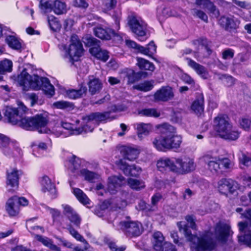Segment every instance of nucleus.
Returning a JSON list of instances; mask_svg holds the SVG:
<instances>
[{
  "instance_id": "obj_25",
  "label": "nucleus",
  "mask_w": 251,
  "mask_h": 251,
  "mask_svg": "<svg viewBox=\"0 0 251 251\" xmlns=\"http://www.w3.org/2000/svg\"><path fill=\"white\" fill-rule=\"evenodd\" d=\"M196 4L198 5H203V8H206L211 13L217 17L220 13L216 6L210 0H196Z\"/></svg>"
},
{
  "instance_id": "obj_53",
  "label": "nucleus",
  "mask_w": 251,
  "mask_h": 251,
  "mask_svg": "<svg viewBox=\"0 0 251 251\" xmlns=\"http://www.w3.org/2000/svg\"><path fill=\"white\" fill-rule=\"evenodd\" d=\"M135 88L140 91L148 92L152 89L153 84L151 81H146L135 86Z\"/></svg>"
},
{
  "instance_id": "obj_64",
  "label": "nucleus",
  "mask_w": 251,
  "mask_h": 251,
  "mask_svg": "<svg viewBox=\"0 0 251 251\" xmlns=\"http://www.w3.org/2000/svg\"><path fill=\"white\" fill-rule=\"evenodd\" d=\"M110 36L111 39H113V40L121 42L123 40V37L120 34L119 32H117L115 31L113 29H112V32H110Z\"/></svg>"
},
{
  "instance_id": "obj_2",
  "label": "nucleus",
  "mask_w": 251,
  "mask_h": 251,
  "mask_svg": "<svg viewBox=\"0 0 251 251\" xmlns=\"http://www.w3.org/2000/svg\"><path fill=\"white\" fill-rule=\"evenodd\" d=\"M18 81L24 91H28L29 89L42 90L50 97L54 94V87L48 78L40 77L37 75H30L25 69L18 75Z\"/></svg>"
},
{
  "instance_id": "obj_7",
  "label": "nucleus",
  "mask_w": 251,
  "mask_h": 251,
  "mask_svg": "<svg viewBox=\"0 0 251 251\" xmlns=\"http://www.w3.org/2000/svg\"><path fill=\"white\" fill-rule=\"evenodd\" d=\"M18 106L17 108L7 107L4 115L9 123L12 125L18 124L21 127V121L24 118L23 114L26 112L27 108L22 102H18Z\"/></svg>"
},
{
  "instance_id": "obj_34",
  "label": "nucleus",
  "mask_w": 251,
  "mask_h": 251,
  "mask_svg": "<svg viewBox=\"0 0 251 251\" xmlns=\"http://www.w3.org/2000/svg\"><path fill=\"white\" fill-rule=\"evenodd\" d=\"M156 47L154 42L151 41L146 47L140 46L139 47L138 51L140 53L151 57L153 54L156 52Z\"/></svg>"
},
{
  "instance_id": "obj_18",
  "label": "nucleus",
  "mask_w": 251,
  "mask_h": 251,
  "mask_svg": "<svg viewBox=\"0 0 251 251\" xmlns=\"http://www.w3.org/2000/svg\"><path fill=\"white\" fill-rule=\"evenodd\" d=\"M203 160L207 164V169L213 174L217 173L221 169L220 159L216 157L206 155L203 156Z\"/></svg>"
},
{
  "instance_id": "obj_39",
  "label": "nucleus",
  "mask_w": 251,
  "mask_h": 251,
  "mask_svg": "<svg viewBox=\"0 0 251 251\" xmlns=\"http://www.w3.org/2000/svg\"><path fill=\"white\" fill-rule=\"evenodd\" d=\"M54 13L57 15H61L67 12L66 4L65 2L59 0L53 1Z\"/></svg>"
},
{
  "instance_id": "obj_10",
  "label": "nucleus",
  "mask_w": 251,
  "mask_h": 251,
  "mask_svg": "<svg viewBox=\"0 0 251 251\" xmlns=\"http://www.w3.org/2000/svg\"><path fill=\"white\" fill-rule=\"evenodd\" d=\"M128 24L132 31L142 41L144 36L146 35L147 24L142 20H137L135 17L131 18L128 21Z\"/></svg>"
},
{
  "instance_id": "obj_26",
  "label": "nucleus",
  "mask_w": 251,
  "mask_h": 251,
  "mask_svg": "<svg viewBox=\"0 0 251 251\" xmlns=\"http://www.w3.org/2000/svg\"><path fill=\"white\" fill-rule=\"evenodd\" d=\"M124 159L129 161L136 159L139 153L138 150L129 147H125L121 151Z\"/></svg>"
},
{
  "instance_id": "obj_6",
  "label": "nucleus",
  "mask_w": 251,
  "mask_h": 251,
  "mask_svg": "<svg viewBox=\"0 0 251 251\" xmlns=\"http://www.w3.org/2000/svg\"><path fill=\"white\" fill-rule=\"evenodd\" d=\"M213 234L209 230H204L199 236H197L195 243L196 251H212L216 246L213 238Z\"/></svg>"
},
{
  "instance_id": "obj_54",
  "label": "nucleus",
  "mask_w": 251,
  "mask_h": 251,
  "mask_svg": "<svg viewBox=\"0 0 251 251\" xmlns=\"http://www.w3.org/2000/svg\"><path fill=\"white\" fill-rule=\"evenodd\" d=\"M83 42L88 47L98 46V43L100 42L99 40L90 35H86L83 38Z\"/></svg>"
},
{
  "instance_id": "obj_35",
  "label": "nucleus",
  "mask_w": 251,
  "mask_h": 251,
  "mask_svg": "<svg viewBox=\"0 0 251 251\" xmlns=\"http://www.w3.org/2000/svg\"><path fill=\"white\" fill-rule=\"evenodd\" d=\"M136 127L138 136L141 138L143 135H147L151 130V125L150 124H144L143 123H138L134 125Z\"/></svg>"
},
{
  "instance_id": "obj_23",
  "label": "nucleus",
  "mask_w": 251,
  "mask_h": 251,
  "mask_svg": "<svg viewBox=\"0 0 251 251\" xmlns=\"http://www.w3.org/2000/svg\"><path fill=\"white\" fill-rule=\"evenodd\" d=\"M89 51L92 55L103 62H106L109 58L108 51L102 50L99 46L92 47Z\"/></svg>"
},
{
  "instance_id": "obj_50",
  "label": "nucleus",
  "mask_w": 251,
  "mask_h": 251,
  "mask_svg": "<svg viewBox=\"0 0 251 251\" xmlns=\"http://www.w3.org/2000/svg\"><path fill=\"white\" fill-rule=\"evenodd\" d=\"M27 203H28V201L25 198L14 196L7 200L6 204H23Z\"/></svg>"
},
{
  "instance_id": "obj_22",
  "label": "nucleus",
  "mask_w": 251,
  "mask_h": 251,
  "mask_svg": "<svg viewBox=\"0 0 251 251\" xmlns=\"http://www.w3.org/2000/svg\"><path fill=\"white\" fill-rule=\"evenodd\" d=\"M188 66L192 68L199 75L203 78H206L208 76V72L206 69L203 66L197 63L191 58L187 59Z\"/></svg>"
},
{
  "instance_id": "obj_36",
  "label": "nucleus",
  "mask_w": 251,
  "mask_h": 251,
  "mask_svg": "<svg viewBox=\"0 0 251 251\" xmlns=\"http://www.w3.org/2000/svg\"><path fill=\"white\" fill-rule=\"evenodd\" d=\"M203 97L201 96L193 102L191 106V109L197 115H201L203 111Z\"/></svg>"
},
{
  "instance_id": "obj_11",
  "label": "nucleus",
  "mask_w": 251,
  "mask_h": 251,
  "mask_svg": "<svg viewBox=\"0 0 251 251\" xmlns=\"http://www.w3.org/2000/svg\"><path fill=\"white\" fill-rule=\"evenodd\" d=\"M214 123L215 129L220 137L231 128L229 118L225 115H218L215 118Z\"/></svg>"
},
{
  "instance_id": "obj_4",
  "label": "nucleus",
  "mask_w": 251,
  "mask_h": 251,
  "mask_svg": "<svg viewBox=\"0 0 251 251\" xmlns=\"http://www.w3.org/2000/svg\"><path fill=\"white\" fill-rule=\"evenodd\" d=\"M120 230L127 238H136L141 235L143 232L142 224L133 221L129 216H126L125 219L121 220L118 224Z\"/></svg>"
},
{
  "instance_id": "obj_37",
  "label": "nucleus",
  "mask_w": 251,
  "mask_h": 251,
  "mask_svg": "<svg viewBox=\"0 0 251 251\" xmlns=\"http://www.w3.org/2000/svg\"><path fill=\"white\" fill-rule=\"evenodd\" d=\"M111 205H92L87 207L91 209V211L96 215L100 217H103L105 211L108 209L109 206Z\"/></svg>"
},
{
  "instance_id": "obj_32",
  "label": "nucleus",
  "mask_w": 251,
  "mask_h": 251,
  "mask_svg": "<svg viewBox=\"0 0 251 251\" xmlns=\"http://www.w3.org/2000/svg\"><path fill=\"white\" fill-rule=\"evenodd\" d=\"M5 40L9 47L13 50L21 51L22 49V42L16 37L9 35L6 37Z\"/></svg>"
},
{
  "instance_id": "obj_29",
  "label": "nucleus",
  "mask_w": 251,
  "mask_h": 251,
  "mask_svg": "<svg viewBox=\"0 0 251 251\" xmlns=\"http://www.w3.org/2000/svg\"><path fill=\"white\" fill-rule=\"evenodd\" d=\"M111 32L112 29L109 28H103L102 27L98 26L94 28L95 35L102 40H110Z\"/></svg>"
},
{
  "instance_id": "obj_48",
  "label": "nucleus",
  "mask_w": 251,
  "mask_h": 251,
  "mask_svg": "<svg viewBox=\"0 0 251 251\" xmlns=\"http://www.w3.org/2000/svg\"><path fill=\"white\" fill-rule=\"evenodd\" d=\"M39 7L44 13L50 12L53 10V1L51 0L43 2V0H39Z\"/></svg>"
},
{
  "instance_id": "obj_55",
  "label": "nucleus",
  "mask_w": 251,
  "mask_h": 251,
  "mask_svg": "<svg viewBox=\"0 0 251 251\" xmlns=\"http://www.w3.org/2000/svg\"><path fill=\"white\" fill-rule=\"evenodd\" d=\"M157 205H137L136 208L139 210H142L144 212L146 215H149L150 212L154 210V207Z\"/></svg>"
},
{
  "instance_id": "obj_12",
  "label": "nucleus",
  "mask_w": 251,
  "mask_h": 251,
  "mask_svg": "<svg viewBox=\"0 0 251 251\" xmlns=\"http://www.w3.org/2000/svg\"><path fill=\"white\" fill-rule=\"evenodd\" d=\"M230 226L226 224H217L215 229L216 239L221 243H226L230 235Z\"/></svg>"
},
{
  "instance_id": "obj_60",
  "label": "nucleus",
  "mask_w": 251,
  "mask_h": 251,
  "mask_svg": "<svg viewBox=\"0 0 251 251\" xmlns=\"http://www.w3.org/2000/svg\"><path fill=\"white\" fill-rule=\"evenodd\" d=\"M240 162L244 166H251V157L246 155L245 153H242L239 157Z\"/></svg>"
},
{
  "instance_id": "obj_49",
  "label": "nucleus",
  "mask_w": 251,
  "mask_h": 251,
  "mask_svg": "<svg viewBox=\"0 0 251 251\" xmlns=\"http://www.w3.org/2000/svg\"><path fill=\"white\" fill-rule=\"evenodd\" d=\"M128 184L131 188L136 190H139L145 187L143 181L133 178H129L128 180Z\"/></svg>"
},
{
  "instance_id": "obj_61",
  "label": "nucleus",
  "mask_w": 251,
  "mask_h": 251,
  "mask_svg": "<svg viewBox=\"0 0 251 251\" xmlns=\"http://www.w3.org/2000/svg\"><path fill=\"white\" fill-rule=\"evenodd\" d=\"M11 142L9 138L6 136L0 133V150L8 146V144Z\"/></svg>"
},
{
  "instance_id": "obj_42",
  "label": "nucleus",
  "mask_w": 251,
  "mask_h": 251,
  "mask_svg": "<svg viewBox=\"0 0 251 251\" xmlns=\"http://www.w3.org/2000/svg\"><path fill=\"white\" fill-rule=\"evenodd\" d=\"M80 175L86 180L91 182L99 178L98 174L85 169L80 170Z\"/></svg>"
},
{
  "instance_id": "obj_1",
  "label": "nucleus",
  "mask_w": 251,
  "mask_h": 251,
  "mask_svg": "<svg viewBox=\"0 0 251 251\" xmlns=\"http://www.w3.org/2000/svg\"><path fill=\"white\" fill-rule=\"evenodd\" d=\"M157 128L160 135L155 137L152 141L154 148L158 151L178 149L182 142L181 137L176 134V129L171 125L164 123L158 125Z\"/></svg>"
},
{
  "instance_id": "obj_33",
  "label": "nucleus",
  "mask_w": 251,
  "mask_h": 251,
  "mask_svg": "<svg viewBox=\"0 0 251 251\" xmlns=\"http://www.w3.org/2000/svg\"><path fill=\"white\" fill-rule=\"evenodd\" d=\"M87 88L85 86L81 85L78 90L71 89L67 91L66 94L71 99H76L81 98L87 92Z\"/></svg>"
},
{
  "instance_id": "obj_8",
  "label": "nucleus",
  "mask_w": 251,
  "mask_h": 251,
  "mask_svg": "<svg viewBox=\"0 0 251 251\" xmlns=\"http://www.w3.org/2000/svg\"><path fill=\"white\" fill-rule=\"evenodd\" d=\"M174 159V172L179 174H185L195 170V165L193 159L183 156Z\"/></svg>"
},
{
  "instance_id": "obj_16",
  "label": "nucleus",
  "mask_w": 251,
  "mask_h": 251,
  "mask_svg": "<svg viewBox=\"0 0 251 251\" xmlns=\"http://www.w3.org/2000/svg\"><path fill=\"white\" fill-rule=\"evenodd\" d=\"M172 89L169 86L162 87L157 90L154 95L156 101H166L174 97Z\"/></svg>"
},
{
  "instance_id": "obj_28",
  "label": "nucleus",
  "mask_w": 251,
  "mask_h": 251,
  "mask_svg": "<svg viewBox=\"0 0 251 251\" xmlns=\"http://www.w3.org/2000/svg\"><path fill=\"white\" fill-rule=\"evenodd\" d=\"M19 172L16 169H13L11 172L7 171V184L11 187H17L19 184Z\"/></svg>"
},
{
  "instance_id": "obj_3",
  "label": "nucleus",
  "mask_w": 251,
  "mask_h": 251,
  "mask_svg": "<svg viewBox=\"0 0 251 251\" xmlns=\"http://www.w3.org/2000/svg\"><path fill=\"white\" fill-rule=\"evenodd\" d=\"M48 122V116L45 114L25 117L21 121V127L27 130H37L40 133H48L50 131L46 127Z\"/></svg>"
},
{
  "instance_id": "obj_52",
  "label": "nucleus",
  "mask_w": 251,
  "mask_h": 251,
  "mask_svg": "<svg viewBox=\"0 0 251 251\" xmlns=\"http://www.w3.org/2000/svg\"><path fill=\"white\" fill-rule=\"evenodd\" d=\"M26 205H6V210L11 217L17 216L19 212V206H25Z\"/></svg>"
},
{
  "instance_id": "obj_19",
  "label": "nucleus",
  "mask_w": 251,
  "mask_h": 251,
  "mask_svg": "<svg viewBox=\"0 0 251 251\" xmlns=\"http://www.w3.org/2000/svg\"><path fill=\"white\" fill-rule=\"evenodd\" d=\"M219 24L226 30L230 31L232 29H236L240 22L232 17L223 16L219 20Z\"/></svg>"
},
{
  "instance_id": "obj_57",
  "label": "nucleus",
  "mask_w": 251,
  "mask_h": 251,
  "mask_svg": "<svg viewBox=\"0 0 251 251\" xmlns=\"http://www.w3.org/2000/svg\"><path fill=\"white\" fill-rule=\"evenodd\" d=\"M107 245L111 251H125L126 249V247L125 245L118 247L116 243L113 241L107 242Z\"/></svg>"
},
{
  "instance_id": "obj_44",
  "label": "nucleus",
  "mask_w": 251,
  "mask_h": 251,
  "mask_svg": "<svg viewBox=\"0 0 251 251\" xmlns=\"http://www.w3.org/2000/svg\"><path fill=\"white\" fill-rule=\"evenodd\" d=\"M53 105L56 108L60 109L70 110L74 108V104L72 102L65 100L56 101L53 103Z\"/></svg>"
},
{
  "instance_id": "obj_56",
  "label": "nucleus",
  "mask_w": 251,
  "mask_h": 251,
  "mask_svg": "<svg viewBox=\"0 0 251 251\" xmlns=\"http://www.w3.org/2000/svg\"><path fill=\"white\" fill-rule=\"evenodd\" d=\"M69 231L71 235L74 237L76 240L83 242H86L83 237L78 232L75 230L74 227H70L69 228Z\"/></svg>"
},
{
  "instance_id": "obj_24",
  "label": "nucleus",
  "mask_w": 251,
  "mask_h": 251,
  "mask_svg": "<svg viewBox=\"0 0 251 251\" xmlns=\"http://www.w3.org/2000/svg\"><path fill=\"white\" fill-rule=\"evenodd\" d=\"M177 226L180 231L183 230L185 237L187 240L192 244H195L197 237V235L193 234L190 227L187 224L182 225V222H179L177 223Z\"/></svg>"
},
{
  "instance_id": "obj_20",
  "label": "nucleus",
  "mask_w": 251,
  "mask_h": 251,
  "mask_svg": "<svg viewBox=\"0 0 251 251\" xmlns=\"http://www.w3.org/2000/svg\"><path fill=\"white\" fill-rule=\"evenodd\" d=\"M63 213L68 217L71 223L76 226H79L81 223V218L71 206L66 205L64 207Z\"/></svg>"
},
{
  "instance_id": "obj_30",
  "label": "nucleus",
  "mask_w": 251,
  "mask_h": 251,
  "mask_svg": "<svg viewBox=\"0 0 251 251\" xmlns=\"http://www.w3.org/2000/svg\"><path fill=\"white\" fill-rule=\"evenodd\" d=\"M165 241V238L160 231H155L152 235V247L154 251L160 250V247L163 245Z\"/></svg>"
},
{
  "instance_id": "obj_38",
  "label": "nucleus",
  "mask_w": 251,
  "mask_h": 251,
  "mask_svg": "<svg viewBox=\"0 0 251 251\" xmlns=\"http://www.w3.org/2000/svg\"><path fill=\"white\" fill-rule=\"evenodd\" d=\"M137 65L141 70L153 72L155 67L153 63L142 58H137Z\"/></svg>"
},
{
  "instance_id": "obj_58",
  "label": "nucleus",
  "mask_w": 251,
  "mask_h": 251,
  "mask_svg": "<svg viewBox=\"0 0 251 251\" xmlns=\"http://www.w3.org/2000/svg\"><path fill=\"white\" fill-rule=\"evenodd\" d=\"M193 15L195 16H197L199 18L201 19L202 21L205 22H208V17L206 14L202 11L201 10H198L197 9H194L193 10Z\"/></svg>"
},
{
  "instance_id": "obj_62",
  "label": "nucleus",
  "mask_w": 251,
  "mask_h": 251,
  "mask_svg": "<svg viewBox=\"0 0 251 251\" xmlns=\"http://www.w3.org/2000/svg\"><path fill=\"white\" fill-rule=\"evenodd\" d=\"M241 126L245 130H249L251 125V121L247 118H243L240 122Z\"/></svg>"
},
{
  "instance_id": "obj_27",
  "label": "nucleus",
  "mask_w": 251,
  "mask_h": 251,
  "mask_svg": "<svg viewBox=\"0 0 251 251\" xmlns=\"http://www.w3.org/2000/svg\"><path fill=\"white\" fill-rule=\"evenodd\" d=\"M157 167L158 170L163 172L167 170H169L174 172V166H175V160L170 158L161 159L157 162Z\"/></svg>"
},
{
  "instance_id": "obj_15",
  "label": "nucleus",
  "mask_w": 251,
  "mask_h": 251,
  "mask_svg": "<svg viewBox=\"0 0 251 251\" xmlns=\"http://www.w3.org/2000/svg\"><path fill=\"white\" fill-rule=\"evenodd\" d=\"M117 164L126 176H136L141 171L140 167H137L135 165H129L123 159L119 160Z\"/></svg>"
},
{
  "instance_id": "obj_43",
  "label": "nucleus",
  "mask_w": 251,
  "mask_h": 251,
  "mask_svg": "<svg viewBox=\"0 0 251 251\" xmlns=\"http://www.w3.org/2000/svg\"><path fill=\"white\" fill-rule=\"evenodd\" d=\"M73 193L77 200L82 204H89L90 200L83 192L78 188H75L73 190Z\"/></svg>"
},
{
  "instance_id": "obj_59",
  "label": "nucleus",
  "mask_w": 251,
  "mask_h": 251,
  "mask_svg": "<svg viewBox=\"0 0 251 251\" xmlns=\"http://www.w3.org/2000/svg\"><path fill=\"white\" fill-rule=\"evenodd\" d=\"M234 55V51L231 49H226L222 52V58L225 59H231Z\"/></svg>"
},
{
  "instance_id": "obj_51",
  "label": "nucleus",
  "mask_w": 251,
  "mask_h": 251,
  "mask_svg": "<svg viewBox=\"0 0 251 251\" xmlns=\"http://www.w3.org/2000/svg\"><path fill=\"white\" fill-rule=\"evenodd\" d=\"M210 42L206 38H201L193 41V44L196 45H201L205 48L209 54L212 52L210 48Z\"/></svg>"
},
{
  "instance_id": "obj_41",
  "label": "nucleus",
  "mask_w": 251,
  "mask_h": 251,
  "mask_svg": "<svg viewBox=\"0 0 251 251\" xmlns=\"http://www.w3.org/2000/svg\"><path fill=\"white\" fill-rule=\"evenodd\" d=\"M12 62L5 59L0 62V80L2 79L1 74L5 72H10L12 71Z\"/></svg>"
},
{
  "instance_id": "obj_9",
  "label": "nucleus",
  "mask_w": 251,
  "mask_h": 251,
  "mask_svg": "<svg viewBox=\"0 0 251 251\" xmlns=\"http://www.w3.org/2000/svg\"><path fill=\"white\" fill-rule=\"evenodd\" d=\"M239 188V184L232 179L222 178L218 182V190L224 194H226L227 192L234 194Z\"/></svg>"
},
{
  "instance_id": "obj_21",
  "label": "nucleus",
  "mask_w": 251,
  "mask_h": 251,
  "mask_svg": "<svg viewBox=\"0 0 251 251\" xmlns=\"http://www.w3.org/2000/svg\"><path fill=\"white\" fill-rule=\"evenodd\" d=\"M42 190L44 192H49L53 198H55L56 190L53 183L51 181L50 178L47 176H43L41 180Z\"/></svg>"
},
{
  "instance_id": "obj_13",
  "label": "nucleus",
  "mask_w": 251,
  "mask_h": 251,
  "mask_svg": "<svg viewBox=\"0 0 251 251\" xmlns=\"http://www.w3.org/2000/svg\"><path fill=\"white\" fill-rule=\"evenodd\" d=\"M125 182V178L121 175L110 176L108 178L107 191L111 194H115L118 188Z\"/></svg>"
},
{
  "instance_id": "obj_63",
  "label": "nucleus",
  "mask_w": 251,
  "mask_h": 251,
  "mask_svg": "<svg viewBox=\"0 0 251 251\" xmlns=\"http://www.w3.org/2000/svg\"><path fill=\"white\" fill-rule=\"evenodd\" d=\"M74 5L82 8H86L88 6V3L85 0H75Z\"/></svg>"
},
{
  "instance_id": "obj_45",
  "label": "nucleus",
  "mask_w": 251,
  "mask_h": 251,
  "mask_svg": "<svg viewBox=\"0 0 251 251\" xmlns=\"http://www.w3.org/2000/svg\"><path fill=\"white\" fill-rule=\"evenodd\" d=\"M48 21L51 30L57 31L60 29L61 25L56 17L53 16H49Z\"/></svg>"
},
{
  "instance_id": "obj_5",
  "label": "nucleus",
  "mask_w": 251,
  "mask_h": 251,
  "mask_svg": "<svg viewBox=\"0 0 251 251\" xmlns=\"http://www.w3.org/2000/svg\"><path fill=\"white\" fill-rule=\"evenodd\" d=\"M63 51L64 58L67 59L68 62L73 63L75 61H77L78 58L82 55L84 50L78 37L73 35L71 37V43L69 48L63 46Z\"/></svg>"
},
{
  "instance_id": "obj_47",
  "label": "nucleus",
  "mask_w": 251,
  "mask_h": 251,
  "mask_svg": "<svg viewBox=\"0 0 251 251\" xmlns=\"http://www.w3.org/2000/svg\"><path fill=\"white\" fill-rule=\"evenodd\" d=\"M70 164L69 169L73 172L80 169L81 166V160L79 158L73 156L69 161Z\"/></svg>"
},
{
  "instance_id": "obj_46",
  "label": "nucleus",
  "mask_w": 251,
  "mask_h": 251,
  "mask_svg": "<svg viewBox=\"0 0 251 251\" xmlns=\"http://www.w3.org/2000/svg\"><path fill=\"white\" fill-rule=\"evenodd\" d=\"M139 113L142 116L157 118L160 116V112L154 108H145L139 111Z\"/></svg>"
},
{
  "instance_id": "obj_14",
  "label": "nucleus",
  "mask_w": 251,
  "mask_h": 251,
  "mask_svg": "<svg viewBox=\"0 0 251 251\" xmlns=\"http://www.w3.org/2000/svg\"><path fill=\"white\" fill-rule=\"evenodd\" d=\"M111 112L109 111L104 112H93L83 117L82 119L87 122L95 121L97 123L105 122L107 120H112L114 117L110 116Z\"/></svg>"
},
{
  "instance_id": "obj_40",
  "label": "nucleus",
  "mask_w": 251,
  "mask_h": 251,
  "mask_svg": "<svg viewBox=\"0 0 251 251\" xmlns=\"http://www.w3.org/2000/svg\"><path fill=\"white\" fill-rule=\"evenodd\" d=\"M240 135V132L237 130L234 129L231 126V128H229L225 133L221 136V138H224L226 140L234 141L237 140Z\"/></svg>"
},
{
  "instance_id": "obj_17",
  "label": "nucleus",
  "mask_w": 251,
  "mask_h": 251,
  "mask_svg": "<svg viewBox=\"0 0 251 251\" xmlns=\"http://www.w3.org/2000/svg\"><path fill=\"white\" fill-rule=\"evenodd\" d=\"M5 156L11 157H19L22 155V151L16 144L10 142L8 146L0 150Z\"/></svg>"
},
{
  "instance_id": "obj_31",
  "label": "nucleus",
  "mask_w": 251,
  "mask_h": 251,
  "mask_svg": "<svg viewBox=\"0 0 251 251\" xmlns=\"http://www.w3.org/2000/svg\"><path fill=\"white\" fill-rule=\"evenodd\" d=\"M89 91L93 95L99 93L101 89L102 84L98 78H93L90 79L88 82Z\"/></svg>"
}]
</instances>
